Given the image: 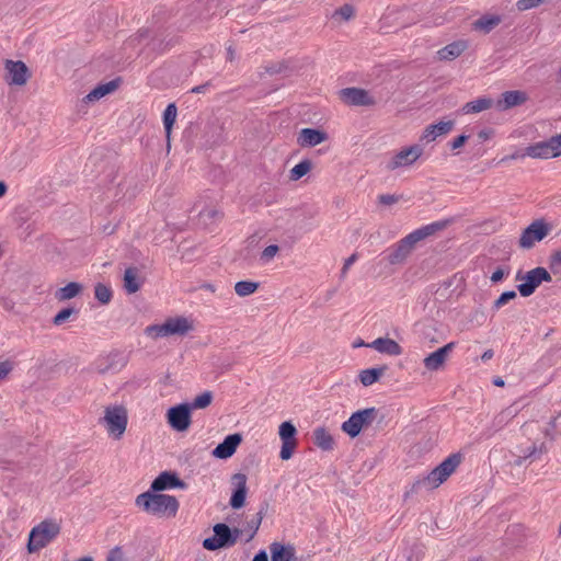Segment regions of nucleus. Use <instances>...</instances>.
Here are the masks:
<instances>
[{"instance_id":"nucleus-1","label":"nucleus","mask_w":561,"mask_h":561,"mask_svg":"<svg viewBox=\"0 0 561 561\" xmlns=\"http://www.w3.org/2000/svg\"><path fill=\"white\" fill-rule=\"evenodd\" d=\"M461 460L462 455L460 453L450 454L426 477L414 481L411 488L405 492V496L419 493L422 489L432 490L438 488L456 471L461 463Z\"/></svg>"},{"instance_id":"nucleus-2","label":"nucleus","mask_w":561,"mask_h":561,"mask_svg":"<svg viewBox=\"0 0 561 561\" xmlns=\"http://www.w3.org/2000/svg\"><path fill=\"white\" fill-rule=\"evenodd\" d=\"M135 504L147 514L158 517H174L179 511V502L175 496L158 494L150 490L139 494Z\"/></svg>"},{"instance_id":"nucleus-3","label":"nucleus","mask_w":561,"mask_h":561,"mask_svg":"<svg viewBox=\"0 0 561 561\" xmlns=\"http://www.w3.org/2000/svg\"><path fill=\"white\" fill-rule=\"evenodd\" d=\"M194 330V324L186 317L178 316L168 318L162 324H151L145 329L147 336L152 339L167 337L171 335L184 336Z\"/></svg>"},{"instance_id":"nucleus-4","label":"nucleus","mask_w":561,"mask_h":561,"mask_svg":"<svg viewBox=\"0 0 561 561\" xmlns=\"http://www.w3.org/2000/svg\"><path fill=\"white\" fill-rule=\"evenodd\" d=\"M60 533V525L53 519H45L32 528L28 535L27 550L36 552L51 542Z\"/></svg>"},{"instance_id":"nucleus-5","label":"nucleus","mask_w":561,"mask_h":561,"mask_svg":"<svg viewBox=\"0 0 561 561\" xmlns=\"http://www.w3.org/2000/svg\"><path fill=\"white\" fill-rule=\"evenodd\" d=\"M213 531L214 536L203 540V548L208 551H216L234 546L242 534L240 528H230L225 523L214 525Z\"/></svg>"},{"instance_id":"nucleus-6","label":"nucleus","mask_w":561,"mask_h":561,"mask_svg":"<svg viewBox=\"0 0 561 561\" xmlns=\"http://www.w3.org/2000/svg\"><path fill=\"white\" fill-rule=\"evenodd\" d=\"M378 415L376 408H367L358 410L342 423L341 430L346 433L351 438L357 437L360 432L369 427Z\"/></svg>"},{"instance_id":"nucleus-7","label":"nucleus","mask_w":561,"mask_h":561,"mask_svg":"<svg viewBox=\"0 0 561 561\" xmlns=\"http://www.w3.org/2000/svg\"><path fill=\"white\" fill-rule=\"evenodd\" d=\"M102 422L105 424L110 435H113L115 438H121L128 423L126 408L123 405L106 407Z\"/></svg>"},{"instance_id":"nucleus-8","label":"nucleus","mask_w":561,"mask_h":561,"mask_svg":"<svg viewBox=\"0 0 561 561\" xmlns=\"http://www.w3.org/2000/svg\"><path fill=\"white\" fill-rule=\"evenodd\" d=\"M516 279L524 280L517 285V290L519 291L520 296L529 297L535 293L537 287L542 282H551L552 278L550 273L545 267L538 266L528 271L525 275H522V273L518 272Z\"/></svg>"},{"instance_id":"nucleus-9","label":"nucleus","mask_w":561,"mask_h":561,"mask_svg":"<svg viewBox=\"0 0 561 561\" xmlns=\"http://www.w3.org/2000/svg\"><path fill=\"white\" fill-rule=\"evenodd\" d=\"M526 153L534 159H550L561 156V133L547 140L526 147Z\"/></svg>"},{"instance_id":"nucleus-10","label":"nucleus","mask_w":561,"mask_h":561,"mask_svg":"<svg viewBox=\"0 0 561 561\" xmlns=\"http://www.w3.org/2000/svg\"><path fill=\"white\" fill-rule=\"evenodd\" d=\"M550 226L543 219L533 221L525 228L519 238V247L522 249H531L536 242L543 240L549 231Z\"/></svg>"},{"instance_id":"nucleus-11","label":"nucleus","mask_w":561,"mask_h":561,"mask_svg":"<svg viewBox=\"0 0 561 561\" xmlns=\"http://www.w3.org/2000/svg\"><path fill=\"white\" fill-rule=\"evenodd\" d=\"M191 414L192 411L188 408V403L171 407L167 412L168 423L173 430L184 432L191 425Z\"/></svg>"},{"instance_id":"nucleus-12","label":"nucleus","mask_w":561,"mask_h":561,"mask_svg":"<svg viewBox=\"0 0 561 561\" xmlns=\"http://www.w3.org/2000/svg\"><path fill=\"white\" fill-rule=\"evenodd\" d=\"M416 243L417 242L414 240L411 233L407 234L389 250L387 257L388 262L391 265L404 263L408 256L414 250Z\"/></svg>"},{"instance_id":"nucleus-13","label":"nucleus","mask_w":561,"mask_h":561,"mask_svg":"<svg viewBox=\"0 0 561 561\" xmlns=\"http://www.w3.org/2000/svg\"><path fill=\"white\" fill-rule=\"evenodd\" d=\"M423 153V147L413 145L401 149L397 152L388 163L389 170H396L401 167H409L413 164Z\"/></svg>"},{"instance_id":"nucleus-14","label":"nucleus","mask_w":561,"mask_h":561,"mask_svg":"<svg viewBox=\"0 0 561 561\" xmlns=\"http://www.w3.org/2000/svg\"><path fill=\"white\" fill-rule=\"evenodd\" d=\"M341 101L346 105L370 106L375 104L374 99L364 89L344 88L339 92Z\"/></svg>"},{"instance_id":"nucleus-15","label":"nucleus","mask_w":561,"mask_h":561,"mask_svg":"<svg viewBox=\"0 0 561 561\" xmlns=\"http://www.w3.org/2000/svg\"><path fill=\"white\" fill-rule=\"evenodd\" d=\"M247 480V476L241 472L234 473L231 477V484L233 486V490L229 504L233 510H239L243 507L245 504L248 493Z\"/></svg>"},{"instance_id":"nucleus-16","label":"nucleus","mask_w":561,"mask_h":561,"mask_svg":"<svg viewBox=\"0 0 561 561\" xmlns=\"http://www.w3.org/2000/svg\"><path fill=\"white\" fill-rule=\"evenodd\" d=\"M5 70L8 72L5 81L9 84L23 85L27 82L30 71L27 66L21 60H5Z\"/></svg>"},{"instance_id":"nucleus-17","label":"nucleus","mask_w":561,"mask_h":561,"mask_svg":"<svg viewBox=\"0 0 561 561\" xmlns=\"http://www.w3.org/2000/svg\"><path fill=\"white\" fill-rule=\"evenodd\" d=\"M127 364V356L121 351L111 352L105 358L99 359L96 370L101 375L116 373Z\"/></svg>"},{"instance_id":"nucleus-18","label":"nucleus","mask_w":561,"mask_h":561,"mask_svg":"<svg viewBox=\"0 0 561 561\" xmlns=\"http://www.w3.org/2000/svg\"><path fill=\"white\" fill-rule=\"evenodd\" d=\"M456 346L455 342H449L446 345L439 347L435 352L427 355L424 360V367L430 371H436L444 367L449 353Z\"/></svg>"},{"instance_id":"nucleus-19","label":"nucleus","mask_w":561,"mask_h":561,"mask_svg":"<svg viewBox=\"0 0 561 561\" xmlns=\"http://www.w3.org/2000/svg\"><path fill=\"white\" fill-rule=\"evenodd\" d=\"M241 442L240 433L230 434L213 449L211 455L217 459H228L232 457Z\"/></svg>"},{"instance_id":"nucleus-20","label":"nucleus","mask_w":561,"mask_h":561,"mask_svg":"<svg viewBox=\"0 0 561 561\" xmlns=\"http://www.w3.org/2000/svg\"><path fill=\"white\" fill-rule=\"evenodd\" d=\"M184 482L175 472L163 471L151 482L150 491L161 492L168 489L182 488Z\"/></svg>"},{"instance_id":"nucleus-21","label":"nucleus","mask_w":561,"mask_h":561,"mask_svg":"<svg viewBox=\"0 0 561 561\" xmlns=\"http://www.w3.org/2000/svg\"><path fill=\"white\" fill-rule=\"evenodd\" d=\"M328 139V134L317 128H302L297 138L300 147H314Z\"/></svg>"},{"instance_id":"nucleus-22","label":"nucleus","mask_w":561,"mask_h":561,"mask_svg":"<svg viewBox=\"0 0 561 561\" xmlns=\"http://www.w3.org/2000/svg\"><path fill=\"white\" fill-rule=\"evenodd\" d=\"M527 101V94L524 91L511 90L502 93L501 99L496 102L499 111H506L514 106L524 104Z\"/></svg>"},{"instance_id":"nucleus-23","label":"nucleus","mask_w":561,"mask_h":561,"mask_svg":"<svg viewBox=\"0 0 561 561\" xmlns=\"http://www.w3.org/2000/svg\"><path fill=\"white\" fill-rule=\"evenodd\" d=\"M454 126H455L454 121H446V122H439L436 124H431V125L426 126L425 129L423 130V134L421 136V141L432 142L437 137L447 135L448 133H450L453 130Z\"/></svg>"},{"instance_id":"nucleus-24","label":"nucleus","mask_w":561,"mask_h":561,"mask_svg":"<svg viewBox=\"0 0 561 561\" xmlns=\"http://www.w3.org/2000/svg\"><path fill=\"white\" fill-rule=\"evenodd\" d=\"M451 219H444L425 225L414 231L410 232L416 242L425 240L428 237L436 234L439 231L445 230L450 224Z\"/></svg>"},{"instance_id":"nucleus-25","label":"nucleus","mask_w":561,"mask_h":561,"mask_svg":"<svg viewBox=\"0 0 561 561\" xmlns=\"http://www.w3.org/2000/svg\"><path fill=\"white\" fill-rule=\"evenodd\" d=\"M367 347L374 348L381 354L391 356H398L402 354V347L399 345V343L389 337H378L371 343H368Z\"/></svg>"},{"instance_id":"nucleus-26","label":"nucleus","mask_w":561,"mask_h":561,"mask_svg":"<svg viewBox=\"0 0 561 561\" xmlns=\"http://www.w3.org/2000/svg\"><path fill=\"white\" fill-rule=\"evenodd\" d=\"M502 19L496 14H484L472 23V28L474 31L482 32L483 34H489L496 26L500 25Z\"/></svg>"},{"instance_id":"nucleus-27","label":"nucleus","mask_w":561,"mask_h":561,"mask_svg":"<svg viewBox=\"0 0 561 561\" xmlns=\"http://www.w3.org/2000/svg\"><path fill=\"white\" fill-rule=\"evenodd\" d=\"M467 47L466 41H456L439 49L437 54L442 60H453L460 56Z\"/></svg>"},{"instance_id":"nucleus-28","label":"nucleus","mask_w":561,"mask_h":561,"mask_svg":"<svg viewBox=\"0 0 561 561\" xmlns=\"http://www.w3.org/2000/svg\"><path fill=\"white\" fill-rule=\"evenodd\" d=\"M272 561H291L295 557V548L284 546L280 542H273L270 546Z\"/></svg>"},{"instance_id":"nucleus-29","label":"nucleus","mask_w":561,"mask_h":561,"mask_svg":"<svg viewBox=\"0 0 561 561\" xmlns=\"http://www.w3.org/2000/svg\"><path fill=\"white\" fill-rule=\"evenodd\" d=\"M119 81H121L119 79H114L106 83L99 84L89 94H87L84 100H87V101L100 100L101 98L115 91L119 85Z\"/></svg>"},{"instance_id":"nucleus-30","label":"nucleus","mask_w":561,"mask_h":561,"mask_svg":"<svg viewBox=\"0 0 561 561\" xmlns=\"http://www.w3.org/2000/svg\"><path fill=\"white\" fill-rule=\"evenodd\" d=\"M313 443L320 449L329 451L334 448V439L324 427H317L313 431Z\"/></svg>"},{"instance_id":"nucleus-31","label":"nucleus","mask_w":561,"mask_h":561,"mask_svg":"<svg viewBox=\"0 0 561 561\" xmlns=\"http://www.w3.org/2000/svg\"><path fill=\"white\" fill-rule=\"evenodd\" d=\"M141 287V280L136 267H128L124 273V288L128 294L137 293Z\"/></svg>"},{"instance_id":"nucleus-32","label":"nucleus","mask_w":561,"mask_h":561,"mask_svg":"<svg viewBox=\"0 0 561 561\" xmlns=\"http://www.w3.org/2000/svg\"><path fill=\"white\" fill-rule=\"evenodd\" d=\"M387 369V366L367 368L359 373L358 378L365 387H368L378 381Z\"/></svg>"},{"instance_id":"nucleus-33","label":"nucleus","mask_w":561,"mask_h":561,"mask_svg":"<svg viewBox=\"0 0 561 561\" xmlns=\"http://www.w3.org/2000/svg\"><path fill=\"white\" fill-rule=\"evenodd\" d=\"M493 105V100L490 98H479L474 101L467 102L462 108L461 112L463 114H474L480 113L482 111L489 110Z\"/></svg>"},{"instance_id":"nucleus-34","label":"nucleus","mask_w":561,"mask_h":561,"mask_svg":"<svg viewBox=\"0 0 561 561\" xmlns=\"http://www.w3.org/2000/svg\"><path fill=\"white\" fill-rule=\"evenodd\" d=\"M176 114L178 108L174 103L168 104L163 112V126L168 146H170L171 131L176 119Z\"/></svg>"},{"instance_id":"nucleus-35","label":"nucleus","mask_w":561,"mask_h":561,"mask_svg":"<svg viewBox=\"0 0 561 561\" xmlns=\"http://www.w3.org/2000/svg\"><path fill=\"white\" fill-rule=\"evenodd\" d=\"M83 287L80 283L71 282L66 286L59 288L55 293V297L59 301L69 300L78 296L82 291Z\"/></svg>"},{"instance_id":"nucleus-36","label":"nucleus","mask_w":561,"mask_h":561,"mask_svg":"<svg viewBox=\"0 0 561 561\" xmlns=\"http://www.w3.org/2000/svg\"><path fill=\"white\" fill-rule=\"evenodd\" d=\"M517 414V410L513 407H508L502 410L492 421V427L494 431H500L506 426Z\"/></svg>"},{"instance_id":"nucleus-37","label":"nucleus","mask_w":561,"mask_h":561,"mask_svg":"<svg viewBox=\"0 0 561 561\" xmlns=\"http://www.w3.org/2000/svg\"><path fill=\"white\" fill-rule=\"evenodd\" d=\"M547 451L545 443H541L539 446L536 444H531L526 448L518 447V453L523 454L522 458L530 459L531 461L538 459L542 454Z\"/></svg>"},{"instance_id":"nucleus-38","label":"nucleus","mask_w":561,"mask_h":561,"mask_svg":"<svg viewBox=\"0 0 561 561\" xmlns=\"http://www.w3.org/2000/svg\"><path fill=\"white\" fill-rule=\"evenodd\" d=\"M260 284L252 280H240L234 285V291L240 297H247L255 293Z\"/></svg>"},{"instance_id":"nucleus-39","label":"nucleus","mask_w":561,"mask_h":561,"mask_svg":"<svg viewBox=\"0 0 561 561\" xmlns=\"http://www.w3.org/2000/svg\"><path fill=\"white\" fill-rule=\"evenodd\" d=\"M311 168L312 162L309 159L301 160L290 170L289 179L291 181H297L305 176L311 170Z\"/></svg>"},{"instance_id":"nucleus-40","label":"nucleus","mask_w":561,"mask_h":561,"mask_svg":"<svg viewBox=\"0 0 561 561\" xmlns=\"http://www.w3.org/2000/svg\"><path fill=\"white\" fill-rule=\"evenodd\" d=\"M211 391H204L203 393L197 396L192 402L188 403V408L191 409V411L195 409H205L211 403Z\"/></svg>"},{"instance_id":"nucleus-41","label":"nucleus","mask_w":561,"mask_h":561,"mask_svg":"<svg viewBox=\"0 0 561 561\" xmlns=\"http://www.w3.org/2000/svg\"><path fill=\"white\" fill-rule=\"evenodd\" d=\"M278 434L282 440H296L297 430L290 421H285L279 425Z\"/></svg>"},{"instance_id":"nucleus-42","label":"nucleus","mask_w":561,"mask_h":561,"mask_svg":"<svg viewBox=\"0 0 561 561\" xmlns=\"http://www.w3.org/2000/svg\"><path fill=\"white\" fill-rule=\"evenodd\" d=\"M94 296L101 304L106 305L111 301L113 294L108 286L98 283L94 286Z\"/></svg>"},{"instance_id":"nucleus-43","label":"nucleus","mask_w":561,"mask_h":561,"mask_svg":"<svg viewBox=\"0 0 561 561\" xmlns=\"http://www.w3.org/2000/svg\"><path fill=\"white\" fill-rule=\"evenodd\" d=\"M266 508H267V504L262 506L261 510L257 512L256 516L248 523V528L251 530L248 541L251 540L254 537V535L256 534V531L259 530L262 519L264 517V514L266 512Z\"/></svg>"},{"instance_id":"nucleus-44","label":"nucleus","mask_w":561,"mask_h":561,"mask_svg":"<svg viewBox=\"0 0 561 561\" xmlns=\"http://www.w3.org/2000/svg\"><path fill=\"white\" fill-rule=\"evenodd\" d=\"M297 446V440H282V448L279 453V457L283 460H288L291 458L294 450Z\"/></svg>"},{"instance_id":"nucleus-45","label":"nucleus","mask_w":561,"mask_h":561,"mask_svg":"<svg viewBox=\"0 0 561 561\" xmlns=\"http://www.w3.org/2000/svg\"><path fill=\"white\" fill-rule=\"evenodd\" d=\"M517 297V294L515 290H507V291H504L500 295V297L494 301L493 304V309L494 310H499L500 308H502L504 305H506L507 302H510L511 300L515 299Z\"/></svg>"},{"instance_id":"nucleus-46","label":"nucleus","mask_w":561,"mask_h":561,"mask_svg":"<svg viewBox=\"0 0 561 561\" xmlns=\"http://www.w3.org/2000/svg\"><path fill=\"white\" fill-rule=\"evenodd\" d=\"M354 7L352 4L345 3L337 10H335V12L333 13V18L340 16L342 20L348 21L354 16Z\"/></svg>"},{"instance_id":"nucleus-47","label":"nucleus","mask_w":561,"mask_h":561,"mask_svg":"<svg viewBox=\"0 0 561 561\" xmlns=\"http://www.w3.org/2000/svg\"><path fill=\"white\" fill-rule=\"evenodd\" d=\"M73 313H77L75 308H64L61 309L53 319V323L55 325L64 324Z\"/></svg>"},{"instance_id":"nucleus-48","label":"nucleus","mask_w":561,"mask_h":561,"mask_svg":"<svg viewBox=\"0 0 561 561\" xmlns=\"http://www.w3.org/2000/svg\"><path fill=\"white\" fill-rule=\"evenodd\" d=\"M545 0H518L516 9L520 12L540 7Z\"/></svg>"},{"instance_id":"nucleus-49","label":"nucleus","mask_w":561,"mask_h":561,"mask_svg":"<svg viewBox=\"0 0 561 561\" xmlns=\"http://www.w3.org/2000/svg\"><path fill=\"white\" fill-rule=\"evenodd\" d=\"M15 363L11 359L0 362V380H4L10 373L14 369Z\"/></svg>"},{"instance_id":"nucleus-50","label":"nucleus","mask_w":561,"mask_h":561,"mask_svg":"<svg viewBox=\"0 0 561 561\" xmlns=\"http://www.w3.org/2000/svg\"><path fill=\"white\" fill-rule=\"evenodd\" d=\"M400 201V196L393 194H381L378 196V202L385 206H391Z\"/></svg>"},{"instance_id":"nucleus-51","label":"nucleus","mask_w":561,"mask_h":561,"mask_svg":"<svg viewBox=\"0 0 561 561\" xmlns=\"http://www.w3.org/2000/svg\"><path fill=\"white\" fill-rule=\"evenodd\" d=\"M278 250H279V248H278V245H276V244L267 245V247L263 250V252H262V254H261V259L267 262V261H270L271 259H273V257L276 255V253L278 252Z\"/></svg>"},{"instance_id":"nucleus-52","label":"nucleus","mask_w":561,"mask_h":561,"mask_svg":"<svg viewBox=\"0 0 561 561\" xmlns=\"http://www.w3.org/2000/svg\"><path fill=\"white\" fill-rule=\"evenodd\" d=\"M106 561H126L125 554L121 547L113 548L108 556Z\"/></svg>"},{"instance_id":"nucleus-53","label":"nucleus","mask_w":561,"mask_h":561,"mask_svg":"<svg viewBox=\"0 0 561 561\" xmlns=\"http://www.w3.org/2000/svg\"><path fill=\"white\" fill-rule=\"evenodd\" d=\"M287 66L284 62H273L265 67V71L270 75L280 73Z\"/></svg>"},{"instance_id":"nucleus-54","label":"nucleus","mask_w":561,"mask_h":561,"mask_svg":"<svg viewBox=\"0 0 561 561\" xmlns=\"http://www.w3.org/2000/svg\"><path fill=\"white\" fill-rule=\"evenodd\" d=\"M525 157H528V154L526 153V148L524 150H517V151L513 152L512 154L503 157L500 162L504 163L510 160L524 159Z\"/></svg>"},{"instance_id":"nucleus-55","label":"nucleus","mask_w":561,"mask_h":561,"mask_svg":"<svg viewBox=\"0 0 561 561\" xmlns=\"http://www.w3.org/2000/svg\"><path fill=\"white\" fill-rule=\"evenodd\" d=\"M468 138H469V136H467L465 134H461L458 137H456L453 141L449 142L451 150L461 148L466 144Z\"/></svg>"},{"instance_id":"nucleus-56","label":"nucleus","mask_w":561,"mask_h":561,"mask_svg":"<svg viewBox=\"0 0 561 561\" xmlns=\"http://www.w3.org/2000/svg\"><path fill=\"white\" fill-rule=\"evenodd\" d=\"M357 260V254L354 253L352 254L350 257H347L344 262V265L341 270V276L344 277L348 271V268L356 262Z\"/></svg>"},{"instance_id":"nucleus-57","label":"nucleus","mask_w":561,"mask_h":561,"mask_svg":"<svg viewBox=\"0 0 561 561\" xmlns=\"http://www.w3.org/2000/svg\"><path fill=\"white\" fill-rule=\"evenodd\" d=\"M561 266V251H554L550 256V267Z\"/></svg>"},{"instance_id":"nucleus-58","label":"nucleus","mask_w":561,"mask_h":561,"mask_svg":"<svg viewBox=\"0 0 561 561\" xmlns=\"http://www.w3.org/2000/svg\"><path fill=\"white\" fill-rule=\"evenodd\" d=\"M203 219H214L217 215H218V211L216 209H202L199 210V214H198Z\"/></svg>"},{"instance_id":"nucleus-59","label":"nucleus","mask_w":561,"mask_h":561,"mask_svg":"<svg viewBox=\"0 0 561 561\" xmlns=\"http://www.w3.org/2000/svg\"><path fill=\"white\" fill-rule=\"evenodd\" d=\"M149 36L148 30H140L136 36L129 38V43L134 45L136 42L140 43V41L145 37Z\"/></svg>"},{"instance_id":"nucleus-60","label":"nucleus","mask_w":561,"mask_h":561,"mask_svg":"<svg viewBox=\"0 0 561 561\" xmlns=\"http://www.w3.org/2000/svg\"><path fill=\"white\" fill-rule=\"evenodd\" d=\"M494 131L491 128L482 129L478 133V138L481 141H486L493 136Z\"/></svg>"},{"instance_id":"nucleus-61","label":"nucleus","mask_w":561,"mask_h":561,"mask_svg":"<svg viewBox=\"0 0 561 561\" xmlns=\"http://www.w3.org/2000/svg\"><path fill=\"white\" fill-rule=\"evenodd\" d=\"M505 276V272L502 270V268H496L492 275H491V282L493 283H497L500 280H502Z\"/></svg>"},{"instance_id":"nucleus-62","label":"nucleus","mask_w":561,"mask_h":561,"mask_svg":"<svg viewBox=\"0 0 561 561\" xmlns=\"http://www.w3.org/2000/svg\"><path fill=\"white\" fill-rule=\"evenodd\" d=\"M252 561H268V556L265 550H260Z\"/></svg>"},{"instance_id":"nucleus-63","label":"nucleus","mask_w":561,"mask_h":561,"mask_svg":"<svg viewBox=\"0 0 561 561\" xmlns=\"http://www.w3.org/2000/svg\"><path fill=\"white\" fill-rule=\"evenodd\" d=\"M522 456H523V454H520V453H517L515 455L514 466L520 467L527 460V459L522 458Z\"/></svg>"},{"instance_id":"nucleus-64","label":"nucleus","mask_w":561,"mask_h":561,"mask_svg":"<svg viewBox=\"0 0 561 561\" xmlns=\"http://www.w3.org/2000/svg\"><path fill=\"white\" fill-rule=\"evenodd\" d=\"M493 355H494V353H493V351H492V350H486V351L482 354L481 359H482L483 362L490 360V359L493 357Z\"/></svg>"}]
</instances>
